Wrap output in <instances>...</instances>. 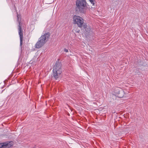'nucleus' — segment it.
<instances>
[{
  "instance_id": "obj_1",
  "label": "nucleus",
  "mask_w": 148,
  "mask_h": 148,
  "mask_svg": "<svg viewBox=\"0 0 148 148\" xmlns=\"http://www.w3.org/2000/svg\"><path fill=\"white\" fill-rule=\"evenodd\" d=\"M62 64L59 62L58 59L56 62L53 70V76L56 80H58V78L60 77L62 72Z\"/></svg>"
},
{
  "instance_id": "obj_2",
  "label": "nucleus",
  "mask_w": 148,
  "mask_h": 148,
  "mask_svg": "<svg viewBox=\"0 0 148 148\" xmlns=\"http://www.w3.org/2000/svg\"><path fill=\"white\" fill-rule=\"evenodd\" d=\"M86 4L85 0H77L76 2V10L82 13L85 14L86 12Z\"/></svg>"
},
{
  "instance_id": "obj_3",
  "label": "nucleus",
  "mask_w": 148,
  "mask_h": 148,
  "mask_svg": "<svg viewBox=\"0 0 148 148\" xmlns=\"http://www.w3.org/2000/svg\"><path fill=\"white\" fill-rule=\"evenodd\" d=\"M73 23L77 24L79 27H82L84 24V19L79 16L75 15L73 16Z\"/></svg>"
},
{
  "instance_id": "obj_4",
  "label": "nucleus",
  "mask_w": 148,
  "mask_h": 148,
  "mask_svg": "<svg viewBox=\"0 0 148 148\" xmlns=\"http://www.w3.org/2000/svg\"><path fill=\"white\" fill-rule=\"evenodd\" d=\"M17 21L18 23V34L20 37H23V32L22 30L21 26L22 24L21 22V15L18 14L17 12Z\"/></svg>"
},
{
  "instance_id": "obj_5",
  "label": "nucleus",
  "mask_w": 148,
  "mask_h": 148,
  "mask_svg": "<svg viewBox=\"0 0 148 148\" xmlns=\"http://www.w3.org/2000/svg\"><path fill=\"white\" fill-rule=\"evenodd\" d=\"M47 40L46 38H40L35 45V48L39 49L42 47L46 43Z\"/></svg>"
},
{
  "instance_id": "obj_6",
  "label": "nucleus",
  "mask_w": 148,
  "mask_h": 148,
  "mask_svg": "<svg viewBox=\"0 0 148 148\" xmlns=\"http://www.w3.org/2000/svg\"><path fill=\"white\" fill-rule=\"evenodd\" d=\"M87 27L86 23H84L82 27L86 31L85 33L87 34H88L90 32V29L89 27Z\"/></svg>"
},
{
  "instance_id": "obj_7",
  "label": "nucleus",
  "mask_w": 148,
  "mask_h": 148,
  "mask_svg": "<svg viewBox=\"0 0 148 148\" xmlns=\"http://www.w3.org/2000/svg\"><path fill=\"white\" fill-rule=\"evenodd\" d=\"M120 91H119V94L117 95V96L120 98H122L124 95V91L120 89Z\"/></svg>"
},
{
  "instance_id": "obj_8",
  "label": "nucleus",
  "mask_w": 148,
  "mask_h": 148,
  "mask_svg": "<svg viewBox=\"0 0 148 148\" xmlns=\"http://www.w3.org/2000/svg\"><path fill=\"white\" fill-rule=\"evenodd\" d=\"M5 144L6 148H10L13 145V143L12 142H5Z\"/></svg>"
},
{
  "instance_id": "obj_9",
  "label": "nucleus",
  "mask_w": 148,
  "mask_h": 148,
  "mask_svg": "<svg viewBox=\"0 0 148 148\" xmlns=\"http://www.w3.org/2000/svg\"><path fill=\"white\" fill-rule=\"evenodd\" d=\"M50 34L49 32H47L44 33L43 35L41 36V37H49Z\"/></svg>"
},
{
  "instance_id": "obj_10",
  "label": "nucleus",
  "mask_w": 148,
  "mask_h": 148,
  "mask_svg": "<svg viewBox=\"0 0 148 148\" xmlns=\"http://www.w3.org/2000/svg\"><path fill=\"white\" fill-rule=\"evenodd\" d=\"M0 148H6L5 143H0Z\"/></svg>"
},
{
  "instance_id": "obj_11",
  "label": "nucleus",
  "mask_w": 148,
  "mask_h": 148,
  "mask_svg": "<svg viewBox=\"0 0 148 148\" xmlns=\"http://www.w3.org/2000/svg\"><path fill=\"white\" fill-rule=\"evenodd\" d=\"M90 2L92 4V5L93 6H95V0H89ZM92 8H95V6L92 7Z\"/></svg>"
},
{
  "instance_id": "obj_12",
  "label": "nucleus",
  "mask_w": 148,
  "mask_h": 148,
  "mask_svg": "<svg viewBox=\"0 0 148 148\" xmlns=\"http://www.w3.org/2000/svg\"><path fill=\"white\" fill-rule=\"evenodd\" d=\"M120 91V90L119 88H117L115 90L114 92L115 94L117 95L119 94V91Z\"/></svg>"
},
{
  "instance_id": "obj_13",
  "label": "nucleus",
  "mask_w": 148,
  "mask_h": 148,
  "mask_svg": "<svg viewBox=\"0 0 148 148\" xmlns=\"http://www.w3.org/2000/svg\"><path fill=\"white\" fill-rule=\"evenodd\" d=\"M20 45L22 46L23 44V38H20Z\"/></svg>"
},
{
  "instance_id": "obj_14",
  "label": "nucleus",
  "mask_w": 148,
  "mask_h": 148,
  "mask_svg": "<svg viewBox=\"0 0 148 148\" xmlns=\"http://www.w3.org/2000/svg\"><path fill=\"white\" fill-rule=\"evenodd\" d=\"M64 51L66 52H68V49H64Z\"/></svg>"
},
{
  "instance_id": "obj_15",
  "label": "nucleus",
  "mask_w": 148,
  "mask_h": 148,
  "mask_svg": "<svg viewBox=\"0 0 148 148\" xmlns=\"http://www.w3.org/2000/svg\"><path fill=\"white\" fill-rule=\"evenodd\" d=\"M112 96H113V97H116V95H112Z\"/></svg>"
}]
</instances>
